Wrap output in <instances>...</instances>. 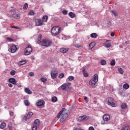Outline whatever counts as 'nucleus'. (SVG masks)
Masks as SVG:
<instances>
[{
  "label": "nucleus",
  "instance_id": "nucleus-1",
  "mask_svg": "<svg viewBox=\"0 0 130 130\" xmlns=\"http://www.w3.org/2000/svg\"><path fill=\"white\" fill-rule=\"evenodd\" d=\"M64 110H66V109H62V110L59 112L57 115V118H60L61 116V118L60 119V122H64L66 119H67V118H68V117L69 116V114H68V113L63 112Z\"/></svg>",
  "mask_w": 130,
  "mask_h": 130
},
{
  "label": "nucleus",
  "instance_id": "nucleus-2",
  "mask_svg": "<svg viewBox=\"0 0 130 130\" xmlns=\"http://www.w3.org/2000/svg\"><path fill=\"white\" fill-rule=\"evenodd\" d=\"M37 43L40 44V45H42V46H44L45 47H49L50 45H51V41L48 39H44L42 41L40 40H38L37 41Z\"/></svg>",
  "mask_w": 130,
  "mask_h": 130
},
{
  "label": "nucleus",
  "instance_id": "nucleus-3",
  "mask_svg": "<svg viewBox=\"0 0 130 130\" xmlns=\"http://www.w3.org/2000/svg\"><path fill=\"white\" fill-rule=\"evenodd\" d=\"M60 31H61V28L60 27L54 26L51 29V34L53 36H56L60 33Z\"/></svg>",
  "mask_w": 130,
  "mask_h": 130
},
{
  "label": "nucleus",
  "instance_id": "nucleus-4",
  "mask_svg": "<svg viewBox=\"0 0 130 130\" xmlns=\"http://www.w3.org/2000/svg\"><path fill=\"white\" fill-rule=\"evenodd\" d=\"M97 82H98V75L94 74L93 78L89 81V85L90 86H95Z\"/></svg>",
  "mask_w": 130,
  "mask_h": 130
},
{
  "label": "nucleus",
  "instance_id": "nucleus-5",
  "mask_svg": "<svg viewBox=\"0 0 130 130\" xmlns=\"http://www.w3.org/2000/svg\"><path fill=\"white\" fill-rule=\"evenodd\" d=\"M32 51L31 46L28 45L24 50V55H29Z\"/></svg>",
  "mask_w": 130,
  "mask_h": 130
},
{
  "label": "nucleus",
  "instance_id": "nucleus-6",
  "mask_svg": "<svg viewBox=\"0 0 130 130\" xmlns=\"http://www.w3.org/2000/svg\"><path fill=\"white\" fill-rule=\"evenodd\" d=\"M12 16L15 19H20V14L18 13V10H13Z\"/></svg>",
  "mask_w": 130,
  "mask_h": 130
},
{
  "label": "nucleus",
  "instance_id": "nucleus-7",
  "mask_svg": "<svg viewBox=\"0 0 130 130\" xmlns=\"http://www.w3.org/2000/svg\"><path fill=\"white\" fill-rule=\"evenodd\" d=\"M70 87H71V83H66L63 84L61 85V88L62 90H69V89L70 88Z\"/></svg>",
  "mask_w": 130,
  "mask_h": 130
},
{
  "label": "nucleus",
  "instance_id": "nucleus-8",
  "mask_svg": "<svg viewBox=\"0 0 130 130\" xmlns=\"http://www.w3.org/2000/svg\"><path fill=\"white\" fill-rule=\"evenodd\" d=\"M113 99L112 98H109L108 99V104L112 106V107H115V103L113 102Z\"/></svg>",
  "mask_w": 130,
  "mask_h": 130
},
{
  "label": "nucleus",
  "instance_id": "nucleus-9",
  "mask_svg": "<svg viewBox=\"0 0 130 130\" xmlns=\"http://www.w3.org/2000/svg\"><path fill=\"white\" fill-rule=\"evenodd\" d=\"M35 22L36 26H42L43 25V22L41 19H36Z\"/></svg>",
  "mask_w": 130,
  "mask_h": 130
},
{
  "label": "nucleus",
  "instance_id": "nucleus-10",
  "mask_svg": "<svg viewBox=\"0 0 130 130\" xmlns=\"http://www.w3.org/2000/svg\"><path fill=\"white\" fill-rule=\"evenodd\" d=\"M17 47L16 45H12L11 46L10 48L8 49L10 52H12V53H15V51H17Z\"/></svg>",
  "mask_w": 130,
  "mask_h": 130
},
{
  "label": "nucleus",
  "instance_id": "nucleus-11",
  "mask_svg": "<svg viewBox=\"0 0 130 130\" xmlns=\"http://www.w3.org/2000/svg\"><path fill=\"white\" fill-rule=\"evenodd\" d=\"M45 104V102L44 101L39 100L36 103V105L38 107H40V106H42Z\"/></svg>",
  "mask_w": 130,
  "mask_h": 130
},
{
  "label": "nucleus",
  "instance_id": "nucleus-12",
  "mask_svg": "<svg viewBox=\"0 0 130 130\" xmlns=\"http://www.w3.org/2000/svg\"><path fill=\"white\" fill-rule=\"evenodd\" d=\"M32 115H33V112H28V113L26 115L23 117V120H27V119H29V118H30Z\"/></svg>",
  "mask_w": 130,
  "mask_h": 130
},
{
  "label": "nucleus",
  "instance_id": "nucleus-13",
  "mask_svg": "<svg viewBox=\"0 0 130 130\" xmlns=\"http://www.w3.org/2000/svg\"><path fill=\"white\" fill-rule=\"evenodd\" d=\"M51 77L52 79H55L57 77V71L52 70L51 73Z\"/></svg>",
  "mask_w": 130,
  "mask_h": 130
},
{
  "label": "nucleus",
  "instance_id": "nucleus-14",
  "mask_svg": "<svg viewBox=\"0 0 130 130\" xmlns=\"http://www.w3.org/2000/svg\"><path fill=\"white\" fill-rule=\"evenodd\" d=\"M9 83L13 84V85H17V80L16 79L11 78L9 79Z\"/></svg>",
  "mask_w": 130,
  "mask_h": 130
},
{
  "label": "nucleus",
  "instance_id": "nucleus-15",
  "mask_svg": "<svg viewBox=\"0 0 130 130\" xmlns=\"http://www.w3.org/2000/svg\"><path fill=\"white\" fill-rule=\"evenodd\" d=\"M103 119L105 121H108V120H109V119H110V116H109V115H107V114H105L103 116Z\"/></svg>",
  "mask_w": 130,
  "mask_h": 130
},
{
  "label": "nucleus",
  "instance_id": "nucleus-16",
  "mask_svg": "<svg viewBox=\"0 0 130 130\" xmlns=\"http://www.w3.org/2000/svg\"><path fill=\"white\" fill-rule=\"evenodd\" d=\"M60 51L62 53H66L67 51H69V48H61L60 49Z\"/></svg>",
  "mask_w": 130,
  "mask_h": 130
},
{
  "label": "nucleus",
  "instance_id": "nucleus-17",
  "mask_svg": "<svg viewBox=\"0 0 130 130\" xmlns=\"http://www.w3.org/2000/svg\"><path fill=\"white\" fill-rule=\"evenodd\" d=\"M24 91L26 94H32V91L29 89V88H25Z\"/></svg>",
  "mask_w": 130,
  "mask_h": 130
},
{
  "label": "nucleus",
  "instance_id": "nucleus-18",
  "mask_svg": "<svg viewBox=\"0 0 130 130\" xmlns=\"http://www.w3.org/2000/svg\"><path fill=\"white\" fill-rule=\"evenodd\" d=\"M47 20H48V16H47V15H44L42 17V22H47Z\"/></svg>",
  "mask_w": 130,
  "mask_h": 130
},
{
  "label": "nucleus",
  "instance_id": "nucleus-19",
  "mask_svg": "<svg viewBox=\"0 0 130 130\" xmlns=\"http://www.w3.org/2000/svg\"><path fill=\"white\" fill-rule=\"evenodd\" d=\"M82 69H83L82 72L83 73L84 77H88V75L87 72H86V70L85 69V68L83 67Z\"/></svg>",
  "mask_w": 130,
  "mask_h": 130
},
{
  "label": "nucleus",
  "instance_id": "nucleus-20",
  "mask_svg": "<svg viewBox=\"0 0 130 130\" xmlns=\"http://www.w3.org/2000/svg\"><path fill=\"white\" fill-rule=\"evenodd\" d=\"M24 103L25 106H29V105H30V102H29L28 100H24Z\"/></svg>",
  "mask_w": 130,
  "mask_h": 130
},
{
  "label": "nucleus",
  "instance_id": "nucleus-21",
  "mask_svg": "<svg viewBox=\"0 0 130 130\" xmlns=\"http://www.w3.org/2000/svg\"><path fill=\"white\" fill-rule=\"evenodd\" d=\"M40 123V121L39 120V119H37L35 120V123L34 124H36V125H37V126H38V125H39Z\"/></svg>",
  "mask_w": 130,
  "mask_h": 130
},
{
  "label": "nucleus",
  "instance_id": "nucleus-22",
  "mask_svg": "<svg viewBox=\"0 0 130 130\" xmlns=\"http://www.w3.org/2000/svg\"><path fill=\"white\" fill-rule=\"evenodd\" d=\"M69 16L70 18H75L76 17V15L73 12H70L69 13Z\"/></svg>",
  "mask_w": 130,
  "mask_h": 130
},
{
  "label": "nucleus",
  "instance_id": "nucleus-23",
  "mask_svg": "<svg viewBox=\"0 0 130 130\" xmlns=\"http://www.w3.org/2000/svg\"><path fill=\"white\" fill-rule=\"evenodd\" d=\"M98 37V35L96 33H92L90 35V37L91 38H96Z\"/></svg>",
  "mask_w": 130,
  "mask_h": 130
},
{
  "label": "nucleus",
  "instance_id": "nucleus-24",
  "mask_svg": "<svg viewBox=\"0 0 130 130\" xmlns=\"http://www.w3.org/2000/svg\"><path fill=\"white\" fill-rule=\"evenodd\" d=\"M121 130H130V126L126 125L124 127H122Z\"/></svg>",
  "mask_w": 130,
  "mask_h": 130
},
{
  "label": "nucleus",
  "instance_id": "nucleus-25",
  "mask_svg": "<svg viewBox=\"0 0 130 130\" xmlns=\"http://www.w3.org/2000/svg\"><path fill=\"white\" fill-rule=\"evenodd\" d=\"M6 125H7V124H6V123L5 122H3L0 125V128L3 129V128H5L6 127Z\"/></svg>",
  "mask_w": 130,
  "mask_h": 130
},
{
  "label": "nucleus",
  "instance_id": "nucleus-26",
  "mask_svg": "<svg viewBox=\"0 0 130 130\" xmlns=\"http://www.w3.org/2000/svg\"><path fill=\"white\" fill-rule=\"evenodd\" d=\"M123 88H124V89H127L129 88V85L127 83H125L123 85Z\"/></svg>",
  "mask_w": 130,
  "mask_h": 130
},
{
  "label": "nucleus",
  "instance_id": "nucleus-27",
  "mask_svg": "<svg viewBox=\"0 0 130 130\" xmlns=\"http://www.w3.org/2000/svg\"><path fill=\"white\" fill-rule=\"evenodd\" d=\"M95 47V42H92L89 44V47L92 49Z\"/></svg>",
  "mask_w": 130,
  "mask_h": 130
},
{
  "label": "nucleus",
  "instance_id": "nucleus-28",
  "mask_svg": "<svg viewBox=\"0 0 130 130\" xmlns=\"http://www.w3.org/2000/svg\"><path fill=\"white\" fill-rule=\"evenodd\" d=\"M105 46L107 48H109L110 47H111V44L106 43H105Z\"/></svg>",
  "mask_w": 130,
  "mask_h": 130
},
{
  "label": "nucleus",
  "instance_id": "nucleus-29",
  "mask_svg": "<svg viewBox=\"0 0 130 130\" xmlns=\"http://www.w3.org/2000/svg\"><path fill=\"white\" fill-rule=\"evenodd\" d=\"M118 71L119 73L120 74H121V75H122V74H123V73H124V71H123V69H122V68H118Z\"/></svg>",
  "mask_w": 130,
  "mask_h": 130
},
{
  "label": "nucleus",
  "instance_id": "nucleus-30",
  "mask_svg": "<svg viewBox=\"0 0 130 130\" xmlns=\"http://www.w3.org/2000/svg\"><path fill=\"white\" fill-rule=\"evenodd\" d=\"M8 126L9 130H13V126H12V123L11 122H10L8 124Z\"/></svg>",
  "mask_w": 130,
  "mask_h": 130
},
{
  "label": "nucleus",
  "instance_id": "nucleus-31",
  "mask_svg": "<svg viewBox=\"0 0 130 130\" xmlns=\"http://www.w3.org/2000/svg\"><path fill=\"white\" fill-rule=\"evenodd\" d=\"M121 107L122 109H125V108L127 107L126 104L125 103L122 104Z\"/></svg>",
  "mask_w": 130,
  "mask_h": 130
},
{
  "label": "nucleus",
  "instance_id": "nucleus-32",
  "mask_svg": "<svg viewBox=\"0 0 130 130\" xmlns=\"http://www.w3.org/2000/svg\"><path fill=\"white\" fill-rule=\"evenodd\" d=\"M111 13L114 15L115 17H117V12L115 10H112Z\"/></svg>",
  "mask_w": 130,
  "mask_h": 130
},
{
  "label": "nucleus",
  "instance_id": "nucleus-33",
  "mask_svg": "<svg viewBox=\"0 0 130 130\" xmlns=\"http://www.w3.org/2000/svg\"><path fill=\"white\" fill-rule=\"evenodd\" d=\"M25 63H26V60L20 61L19 62V66H23V64H25Z\"/></svg>",
  "mask_w": 130,
  "mask_h": 130
},
{
  "label": "nucleus",
  "instance_id": "nucleus-34",
  "mask_svg": "<svg viewBox=\"0 0 130 130\" xmlns=\"http://www.w3.org/2000/svg\"><path fill=\"white\" fill-rule=\"evenodd\" d=\"M101 63L102 66H105V64H106V61L104 59H103L101 61Z\"/></svg>",
  "mask_w": 130,
  "mask_h": 130
},
{
  "label": "nucleus",
  "instance_id": "nucleus-35",
  "mask_svg": "<svg viewBox=\"0 0 130 130\" xmlns=\"http://www.w3.org/2000/svg\"><path fill=\"white\" fill-rule=\"evenodd\" d=\"M52 102H56V101H57V98H56V96H53L52 98Z\"/></svg>",
  "mask_w": 130,
  "mask_h": 130
},
{
  "label": "nucleus",
  "instance_id": "nucleus-36",
  "mask_svg": "<svg viewBox=\"0 0 130 130\" xmlns=\"http://www.w3.org/2000/svg\"><path fill=\"white\" fill-rule=\"evenodd\" d=\"M63 77H64V74L63 73H60L58 76L59 79H62Z\"/></svg>",
  "mask_w": 130,
  "mask_h": 130
},
{
  "label": "nucleus",
  "instance_id": "nucleus-37",
  "mask_svg": "<svg viewBox=\"0 0 130 130\" xmlns=\"http://www.w3.org/2000/svg\"><path fill=\"white\" fill-rule=\"evenodd\" d=\"M23 9L24 10H27L28 9V4L25 3V4L23 7Z\"/></svg>",
  "mask_w": 130,
  "mask_h": 130
},
{
  "label": "nucleus",
  "instance_id": "nucleus-38",
  "mask_svg": "<svg viewBox=\"0 0 130 130\" xmlns=\"http://www.w3.org/2000/svg\"><path fill=\"white\" fill-rule=\"evenodd\" d=\"M35 14V13L32 10L28 13V15H29V16H34Z\"/></svg>",
  "mask_w": 130,
  "mask_h": 130
},
{
  "label": "nucleus",
  "instance_id": "nucleus-39",
  "mask_svg": "<svg viewBox=\"0 0 130 130\" xmlns=\"http://www.w3.org/2000/svg\"><path fill=\"white\" fill-rule=\"evenodd\" d=\"M75 79V77L73 76H70L68 77V79L69 81H73V80Z\"/></svg>",
  "mask_w": 130,
  "mask_h": 130
},
{
  "label": "nucleus",
  "instance_id": "nucleus-40",
  "mask_svg": "<svg viewBox=\"0 0 130 130\" xmlns=\"http://www.w3.org/2000/svg\"><path fill=\"white\" fill-rule=\"evenodd\" d=\"M41 81L43 83H45V82H46L47 81V79L42 77L41 78Z\"/></svg>",
  "mask_w": 130,
  "mask_h": 130
},
{
  "label": "nucleus",
  "instance_id": "nucleus-41",
  "mask_svg": "<svg viewBox=\"0 0 130 130\" xmlns=\"http://www.w3.org/2000/svg\"><path fill=\"white\" fill-rule=\"evenodd\" d=\"M75 47H76L77 48H80V47H82V45H80L79 44H76L74 45Z\"/></svg>",
  "mask_w": 130,
  "mask_h": 130
},
{
  "label": "nucleus",
  "instance_id": "nucleus-42",
  "mask_svg": "<svg viewBox=\"0 0 130 130\" xmlns=\"http://www.w3.org/2000/svg\"><path fill=\"white\" fill-rule=\"evenodd\" d=\"M10 74L11 76H15L16 74V71H15V70H12L10 72Z\"/></svg>",
  "mask_w": 130,
  "mask_h": 130
},
{
  "label": "nucleus",
  "instance_id": "nucleus-43",
  "mask_svg": "<svg viewBox=\"0 0 130 130\" xmlns=\"http://www.w3.org/2000/svg\"><path fill=\"white\" fill-rule=\"evenodd\" d=\"M37 126L36 124H34L33 126L31 128L32 130H37Z\"/></svg>",
  "mask_w": 130,
  "mask_h": 130
},
{
  "label": "nucleus",
  "instance_id": "nucleus-44",
  "mask_svg": "<svg viewBox=\"0 0 130 130\" xmlns=\"http://www.w3.org/2000/svg\"><path fill=\"white\" fill-rule=\"evenodd\" d=\"M111 66H115V60H112L110 63Z\"/></svg>",
  "mask_w": 130,
  "mask_h": 130
},
{
  "label": "nucleus",
  "instance_id": "nucleus-45",
  "mask_svg": "<svg viewBox=\"0 0 130 130\" xmlns=\"http://www.w3.org/2000/svg\"><path fill=\"white\" fill-rule=\"evenodd\" d=\"M81 118H82V120H87L88 119L87 116H82Z\"/></svg>",
  "mask_w": 130,
  "mask_h": 130
},
{
  "label": "nucleus",
  "instance_id": "nucleus-46",
  "mask_svg": "<svg viewBox=\"0 0 130 130\" xmlns=\"http://www.w3.org/2000/svg\"><path fill=\"white\" fill-rule=\"evenodd\" d=\"M29 76H30V77H34V73L33 72H30L28 73Z\"/></svg>",
  "mask_w": 130,
  "mask_h": 130
},
{
  "label": "nucleus",
  "instance_id": "nucleus-47",
  "mask_svg": "<svg viewBox=\"0 0 130 130\" xmlns=\"http://www.w3.org/2000/svg\"><path fill=\"white\" fill-rule=\"evenodd\" d=\"M84 100H85L86 103H88L89 102V100H88V98L87 96L84 97Z\"/></svg>",
  "mask_w": 130,
  "mask_h": 130
},
{
  "label": "nucleus",
  "instance_id": "nucleus-48",
  "mask_svg": "<svg viewBox=\"0 0 130 130\" xmlns=\"http://www.w3.org/2000/svg\"><path fill=\"white\" fill-rule=\"evenodd\" d=\"M62 14L63 15H67L68 14V11H67V10H63L62 11Z\"/></svg>",
  "mask_w": 130,
  "mask_h": 130
},
{
  "label": "nucleus",
  "instance_id": "nucleus-49",
  "mask_svg": "<svg viewBox=\"0 0 130 130\" xmlns=\"http://www.w3.org/2000/svg\"><path fill=\"white\" fill-rule=\"evenodd\" d=\"M108 27H111V22L108 21L107 23Z\"/></svg>",
  "mask_w": 130,
  "mask_h": 130
},
{
  "label": "nucleus",
  "instance_id": "nucleus-50",
  "mask_svg": "<svg viewBox=\"0 0 130 130\" xmlns=\"http://www.w3.org/2000/svg\"><path fill=\"white\" fill-rule=\"evenodd\" d=\"M11 28H13L14 29H16L17 30H19V29H20V27L18 26H11Z\"/></svg>",
  "mask_w": 130,
  "mask_h": 130
},
{
  "label": "nucleus",
  "instance_id": "nucleus-51",
  "mask_svg": "<svg viewBox=\"0 0 130 130\" xmlns=\"http://www.w3.org/2000/svg\"><path fill=\"white\" fill-rule=\"evenodd\" d=\"M7 40L8 41H10V42H12V41H13V39H12V38H7Z\"/></svg>",
  "mask_w": 130,
  "mask_h": 130
},
{
  "label": "nucleus",
  "instance_id": "nucleus-52",
  "mask_svg": "<svg viewBox=\"0 0 130 130\" xmlns=\"http://www.w3.org/2000/svg\"><path fill=\"white\" fill-rule=\"evenodd\" d=\"M82 120H83V119L82 118L81 116H80L78 118V121H82Z\"/></svg>",
  "mask_w": 130,
  "mask_h": 130
},
{
  "label": "nucleus",
  "instance_id": "nucleus-53",
  "mask_svg": "<svg viewBox=\"0 0 130 130\" xmlns=\"http://www.w3.org/2000/svg\"><path fill=\"white\" fill-rule=\"evenodd\" d=\"M41 38H42V35L41 34H39V40H40V39H41Z\"/></svg>",
  "mask_w": 130,
  "mask_h": 130
},
{
  "label": "nucleus",
  "instance_id": "nucleus-54",
  "mask_svg": "<svg viewBox=\"0 0 130 130\" xmlns=\"http://www.w3.org/2000/svg\"><path fill=\"white\" fill-rule=\"evenodd\" d=\"M88 130H94V129L93 126H90L88 128Z\"/></svg>",
  "mask_w": 130,
  "mask_h": 130
},
{
  "label": "nucleus",
  "instance_id": "nucleus-55",
  "mask_svg": "<svg viewBox=\"0 0 130 130\" xmlns=\"http://www.w3.org/2000/svg\"><path fill=\"white\" fill-rule=\"evenodd\" d=\"M8 86H9V87H10V88H13V84H12L11 83H9Z\"/></svg>",
  "mask_w": 130,
  "mask_h": 130
},
{
  "label": "nucleus",
  "instance_id": "nucleus-56",
  "mask_svg": "<svg viewBox=\"0 0 130 130\" xmlns=\"http://www.w3.org/2000/svg\"><path fill=\"white\" fill-rule=\"evenodd\" d=\"M13 115H14V112H10V115H11V116H13Z\"/></svg>",
  "mask_w": 130,
  "mask_h": 130
},
{
  "label": "nucleus",
  "instance_id": "nucleus-57",
  "mask_svg": "<svg viewBox=\"0 0 130 130\" xmlns=\"http://www.w3.org/2000/svg\"><path fill=\"white\" fill-rule=\"evenodd\" d=\"M74 130H83V129L81 128H76L74 129Z\"/></svg>",
  "mask_w": 130,
  "mask_h": 130
},
{
  "label": "nucleus",
  "instance_id": "nucleus-58",
  "mask_svg": "<svg viewBox=\"0 0 130 130\" xmlns=\"http://www.w3.org/2000/svg\"><path fill=\"white\" fill-rule=\"evenodd\" d=\"M111 36L112 37H113L114 36V32H111Z\"/></svg>",
  "mask_w": 130,
  "mask_h": 130
},
{
  "label": "nucleus",
  "instance_id": "nucleus-59",
  "mask_svg": "<svg viewBox=\"0 0 130 130\" xmlns=\"http://www.w3.org/2000/svg\"><path fill=\"white\" fill-rule=\"evenodd\" d=\"M102 124H105V121L104 120L101 122Z\"/></svg>",
  "mask_w": 130,
  "mask_h": 130
},
{
  "label": "nucleus",
  "instance_id": "nucleus-60",
  "mask_svg": "<svg viewBox=\"0 0 130 130\" xmlns=\"http://www.w3.org/2000/svg\"><path fill=\"white\" fill-rule=\"evenodd\" d=\"M31 59H33V60L35 59V58L34 57V56H31Z\"/></svg>",
  "mask_w": 130,
  "mask_h": 130
},
{
  "label": "nucleus",
  "instance_id": "nucleus-61",
  "mask_svg": "<svg viewBox=\"0 0 130 130\" xmlns=\"http://www.w3.org/2000/svg\"><path fill=\"white\" fill-rule=\"evenodd\" d=\"M111 41L110 40H107L106 41V42H110Z\"/></svg>",
  "mask_w": 130,
  "mask_h": 130
},
{
  "label": "nucleus",
  "instance_id": "nucleus-62",
  "mask_svg": "<svg viewBox=\"0 0 130 130\" xmlns=\"http://www.w3.org/2000/svg\"><path fill=\"white\" fill-rule=\"evenodd\" d=\"M1 86H0V90H1Z\"/></svg>",
  "mask_w": 130,
  "mask_h": 130
}]
</instances>
